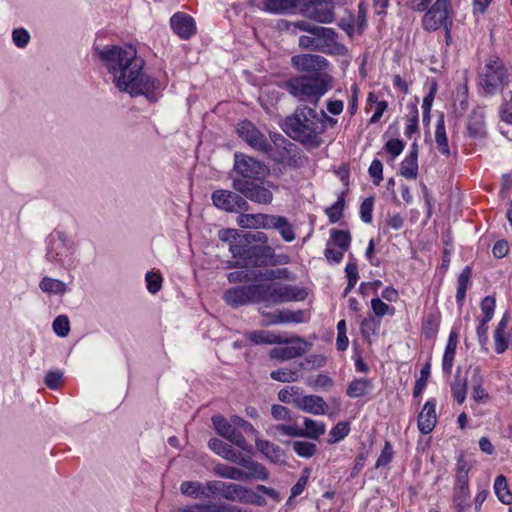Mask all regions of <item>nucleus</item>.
Segmentation results:
<instances>
[{
	"label": "nucleus",
	"instance_id": "nucleus-38",
	"mask_svg": "<svg viewBox=\"0 0 512 512\" xmlns=\"http://www.w3.org/2000/svg\"><path fill=\"white\" fill-rule=\"evenodd\" d=\"M275 282L269 284H256L257 303H265L266 306L275 305L274 298H276Z\"/></svg>",
	"mask_w": 512,
	"mask_h": 512
},
{
	"label": "nucleus",
	"instance_id": "nucleus-5",
	"mask_svg": "<svg viewBox=\"0 0 512 512\" xmlns=\"http://www.w3.org/2000/svg\"><path fill=\"white\" fill-rule=\"evenodd\" d=\"M206 490L210 495L221 496L229 501L242 503H256L259 496L251 489L235 483H227L220 480H212L206 483Z\"/></svg>",
	"mask_w": 512,
	"mask_h": 512
},
{
	"label": "nucleus",
	"instance_id": "nucleus-34",
	"mask_svg": "<svg viewBox=\"0 0 512 512\" xmlns=\"http://www.w3.org/2000/svg\"><path fill=\"white\" fill-rule=\"evenodd\" d=\"M256 448L272 462L278 463L283 459V450L272 442L256 439Z\"/></svg>",
	"mask_w": 512,
	"mask_h": 512
},
{
	"label": "nucleus",
	"instance_id": "nucleus-27",
	"mask_svg": "<svg viewBox=\"0 0 512 512\" xmlns=\"http://www.w3.org/2000/svg\"><path fill=\"white\" fill-rule=\"evenodd\" d=\"M268 229L277 230L286 242H292L296 238L294 226L284 216L270 215Z\"/></svg>",
	"mask_w": 512,
	"mask_h": 512
},
{
	"label": "nucleus",
	"instance_id": "nucleus-55",
	"mask_svg": "<svg viewBox=\"0 0 512 512\" xmlns=\"http://www.w3.org/2000/svg\"><path fill=\"white\" fill-rule=\"evenodd\" d=\"M345 206L344 198H339L337 202L331 207L326 209V215L331 223H336L342 217V211Z\"/></svg>",
	"mask_w": 512,
	"mask_h": 512
},
{
	"label": "nucleus",
	"instance_id": "nucleus-29",
	"mask_svg": "<svg viewBox=\"0 0 512 512\" xmlns=\"http://www.w3.org/2000/svg\"><path fill=\"white\" fill-rule=\"evenodd\" d=\"M271 214H240L237 218V224L242 228L248 229H268V222Z\"/></svg>",
	"mask_w": 512,
	"mask_h": 512
},
{
	"label": "nucleus",
	"instance_id": "nucleus-19",
	"mask_svg": "<svg viewBox=\"0 0 512 512\" xmlns=\"http://www.w3.org/2000/svg\"><path fill=\"white\" fill-rule=\"evenodd\" d=\"M223 299L234 308L249 303H257L256 284L230 288L224 293Z\"/></svg>",
	"mask_w": 512,
	"mask_h": 512
},
{
	"label": "nucleus",
	"instance_id": "nucleus-33",
	"mask_svg": "<svg viewBox=\"0 0 512 512\" xmlns=\"http://www.w3.org/2000/svg\"><path fill=\"white\" fill-rule=\"evenodd\" d=\"M373 389V383L367 378H357L351 381L346 394L350 398H360L368 395Z\"/></svg>",
	"mask_w": 512,
	"mask_h": 512
},
{
	"label": "nucleus",
	"instance_id": "nucleus-18",
	"mask_svg": "<svg viewBox=\"0 0 512 512\" xmlns=\"http://www.w3.org/2000/svg\"><path fill=\"white\" fill-rule=\"evenodd\" d=\"M213 470L216 476L235 481H245L248 479L267 480L269 476L266 468L263 465L262 472L259 474H255L253 470L243 471L239 468L225 464H217Z\"/></svg>",
	"mask_w": 512,
	"mask_h": 512
},
{
	"label": "nucleus",
	"instance_id": "nucleus-41",
	"mask_svg": "<svg viewBox=\"0 0 512 512\" xmlns=\"http://www.w3.org/2000/svg\"><path fill=\"white\" fill-rule=\"evenodd\" d=\"M494 489L498 499L503 504H510L512 502V494L508 489L507 480L503 475H499L495 479Z\"/></svg>",
	"mask_w": 512,
	"mask_h": 512
},
{
	"label": "nucleus",
	"instance_id": "nucleus-8",
	"mask_svg": "<svg viewBox=\"0 0 512 512\" xmlns=\"http://www.w3.org/2000/svg\"><path fill=\"white\" fill-rule=\"evenodd\" d=\"M208 447L224 459L244 467L246 470H253L256 473L262 472V464L254 461L249 456H244L240 451L233 449L229 444L218 438H212Z\"/></svg>",
	"mask_w": 512,
	"mask_h": 512
},
{
	"label": "nucleus",
	"instance_id": "nucleus-6",
	"mask_svg": "<svg viewBox=\"0 0 512 512\" xmlns=\"http://www.w3.org/2000/svg\"><path fill=\"white\" fill-rule=\"evenodd\" d=\"M232 188L242 194L246 200L261 205H270L274 199L270 188L277 189V186L270 182L265 186L263 183L235 178L232 181Z\"/></svg>",
	"mask_w": 512,
	"mask_h": 512
},
{
	"label": "nucleus",
	"instance_id": "nucleus-14",
	"mask_svg": "<svg viewBox=\"0 0 512 512\" xmlns=\"http://www.w3.org/2000/svg\"><path fill=\"white\" fill-rule=\"evenodd\" d=\"M239 136L253 149L265 154H270L273 147L269 140L250 121H242L238 124Z\"/></svg>",
	"mask_w": 512,
	"mask_h": 512
},
{
	"label": "nucleus",
	"instance_id": "nucleus-56",
	"mask_svg": "<svg viewBox=\"0 0 512 512\" xmlns=\"http://www.w3.org/2000/svg\"><path fill=\"white\" fill-rule=\"evenodd\" d=\"M171 512H216V509L213 504H194L173 508Z\"/></svg>",
	"mask_w": 512,
	"mask_h": 512
},
{
	"label": "nucleus",
	"instance_id": "nucleus-26",
	"mask_svg": "<svg viewBox=\"0 0 512 512\" xmlns=\"http://www.w3.org/2000/svg\"><path fill=\"white\" fill-rule=\"evenodd\" d=\"M436 403L433 400L427 401L418 415V429L422 434H429L433 431L436 423Z\"/></svg>",
	"mask_w": 512,
	"mask_h": 512
},
{
	"label": "nucleus",
	"instance_id": "nucleus-24",
	"mask_svg": "<svg viewBox=\"0 0 512 512\" xmlns=\"http://www.w3.org/2000/svg\"><path fill=\"white\" fill-rule=\"evenodd\" d=\"M170 25L174 33L183 40L191 38L196 33L194 19L184 12L175 13L170 19Z\"/></svg>",
	"mask_w": 512,
	"mask_h": 512
},
{
	"label": "nucleus",
	"instance_id": "nucleus-7",
	"mask_svg": "<svg viewBox=\"0 0 512 512\" xmlns=\"http://www.w3.org/2000/svg\"><path fill=\"white\" fill-rule=\"evenodd\" d=\"M508 84V74L503 62L490 58L480 75V85L487 94H494L497 89Z\"/></svg>",
	"mask_w": 512,
	"mask_h": 512
},
{
	"label": "nucleus",
	"instance_id": "nucleus-42",
	"mask_svg": "<svg viewBox=\"0 0 512 512\" xmlns=\"http://www.w3.org/2000/svg\"><path fill=\"white\" fill-rule=\"evenodd\" d=\"M40 288L43 292L49 294H64L66 292V285L58 279L44 277L40 282Z\"/></svg>",
	"mask_w": 512,
	"mask_h": 512
},
{
	"label": "nucleus",
	"instance_id": "nucleus-25",
	"mask_svg": "<svg viewBox=\"0 0 512 512\" xmlns=\"http://www.w3.org/2000/svg\"><path fill=\"white\" fill-rule=\"evenodd\" d=\"M274 292L276 294V298H274L275 305L291 301H303L307 297V292L304 289L277 282H275Z\"/></svg>",
	"mask_w": 512,
	"mask_h": 512
},
{
	"label": "nucleus",
	"instance_id": "nucleus-63",
	"mask_svg": "<svg viewBox=\"0 0 512 512\" xmlns=\"http://www.w3.org/2000/svg\"><path fill=\"white\" fill-rule=\"evenodd\" d=\"M147 289L150 293L155 294L161 289L162 278L160 274L148 272L146 274Z\"/></svg>",
	"mask_w": 512,
	"mask_h": 512
},
{
	"label": "nucleus",
	"instance_id": "nucleus-37",
	"mask_svg": "<svg viewBox=\"0 0 512 512\" xmlns=\"http://www.w3.org/2000/svg\"><path fill=\"white\" fill-rule=\"evenodd\" d=\"M457 338H458L457 333L452 331L449 335L448 343H447V346H446V349L444 352V356H443L442 366H443V370L446 373H450L452 366H453V361H454L456 347H457Z\"/></svg>",
	"mask_w": 512,
	"mask_h": 512
},
{
	"label": "nucleus",
	"instance_id": "nucleus-1",
	"mask_svg": "<svg viewBox=\"0 0 512 512\" xmlns=\"http://www.w3.org/2000/svg\"><path fill=\"white\" fill-rule=\"evenodd\" d=\"M95 51L119 91L136 96L147 95L158 88L156 81L143 73L144 61L132 46L106 45Z\"/></svg>",
	"mask_w": 512,
	"mask_h": 512
},
{
	"label": "nucleus",
	"instance_id": "nucleus-12",
	"mask_svg": "<svg viewBox=\"0 0 512 512\" xmlns=\"http://www.w3.org/2000/svg\"><path fill=\"white\" fill-rule=\"evenodd\" d=\"M211 199L217 208L230 213L248 211L250 208L243 195L236 191L219 189L212 193Z\"/></svg>",
	"mask_w": 512,
	"mask_h": 512
},
{
	"label": "nucleus",
	"instance_id": "nucleus-23",
	"mask_svg": "<svg viewBox=\"0 0 512 512\" xmlns=\"http://www.w3.org/2000/svg\"><path fill=\"white\" fill-rule=\"evenodd\" d=\"M294 407L313 415H325L328 413V404L323 397L318 395H296Z\"/></svg>",
	"mask_w": 512,
	"mask_h": 512
},
{
	"label": "nucleus",
	"instance_id": "nucleus-16",
	"mask_svg": "<svg viewBox=\"0 0 512 512\" xmlns=\"http://www.w3.org/2000/svg\"><path fill=\"white\" fill-rule=\"evenodd\" d=\"M212 423L216 432L242 450L249 451V445L242 433L231 422L221 415L212 417Z\"/></svg>",
	"mask_w": 512,
	"mask_h": 512
},
{
	"label": "nucleus",
	"instance_id": "nucleus-48",
	"mask_svg": "<svg viewBox=\"0 0 512 512\" xmlns=\"http://www.w3.org/2000/svg\"><path fill=\"white\" fill-rule=\"evenodd\" d=\"M293 450L295 453L303 458H310L316 453V445L308 441H294Z\"/></svg>",
	"mask_w": 512,
	"mask_h": 512
},
{
	"label": "nucleus",
	"instance_id": "nucleus-13",
	"mask_svg": "<svg viewBox=\"0 0 512 512\" xmlns=\"http://www.w3.org/2000/svg\"><path fill=\"white\" fill-rule=\"evenodd\" d=\"M284 340H286V342H282L281 344H286V346L274 347L270 350L269 356L271 359L279 361L291 360L304 355L311 348V344L299 336L292 338L284 337Z\"/></svg>",
	"mask_w": 512,
	"mask_h": 512
},
{
	"label": "nucleus",
	"instance_id": "nucleus-60",
	"mask_svg": "<svg viewBox=\"0 0 512 512\" xmlns=\"http://www.w3.org/2000/svg\"><path fill=\"white\" fill-rule=\"evenodd\" d=\"M271 415L275 420L278 421H291L292 413L290 409L285 406L274 404L271 407Z\"/></svg>",
	"mask_w": 512,
	"mask_h": 512
},
{
	"label": "nucleus",
	"instance_id": "nucleus-46",
	"mask_svg": "<svg viewBox=\"0 0 512 512\" xmlns=\"http://www.w3.org/2000/svg\"><path fill=\"white\" fill-rule=\"evenodd\" d=\"M306 384L313 389L328 390L334 385V380L326 374H318L316 376L309 377L306 380Z\"/></svg>",
	"mask_w": 512,
	"mask_h": 512
},
{
	"label": "nucleus",
	"instance_id": "nucleus-4",
	"mask_svg": "<svg viewBox=\"0 0 512 512\" xmlns=\"http://www.w3.org/2000/svg\"><path fill=\"white\" fill-rule=\"evenodd\" d=\"M472 464L469 463L465 455L461 453L456 463L455 486L453 490V506L457 510H466L470 507L469 491V471Z\"/></svg>",
	"mask_w": 512,
	"mask_h": 512
},
{
	"label": "nucleus",
	"instance_id": "nucleus-43",
	"mask_svg": "<svg viewBox=\"0 0 512 512\" xmlns=\"http://www.w3.org/2000/svg\"><path fill=\"white\" fill-rule=\"evenodd\" d=\"M400 174L406 179H416L418 176V159L406 156L401 163Z\"/></svg>",
	"mask_w": 512,
	"mask_h": 512
},
{
	"label": "nucleus",
	"instance_id": "nucleus-15",
	"mask_svg": "<svg viewBox=\"0 0 512 512\" xmlns=\"http://www.w3.org/2000/svg\"><path fill=\"white\" fill-rule=\"evenodd\" d=\"M299 11L310 20L319 23H332L335 19L334 7L323 4L320 0L305 1L300 5Z\"/></svg>",
	"mask_w": 512,
	"mask_h": 512
},
{
	"label": "nucleus",
	"instance_id": "nucleus-53",
	"mask_svg": "<svg viewBox=\"0 0 512 512\" xmlns=\"http://www.w3.org/2000/svg\"><path fill=\"white\" fill-rule=\"evenodd\" d=\"M228 281L230 283H237V282H249V281H257L258 276L255 271L248 272V271H234L230 272L227 276Z\"/></svg>",
	"mask_w": 512,
	"mask_h": 512
},
{
	"label": "nucleus",
	"instance_id": "nucleus-39",
	"mask_svg": "<svg viewBox=\"0 0 512 512\" xmlns=\"http://www.w3.org/2000/svg\"><path fill=\"white\" fill-rule=\"evenodd\" d=\"M435 141L437 144V148L441 154H443L446 157L450 156V149L448 145V139L446 135L445 130V124L444 119L441 117L436 125V131H435Z\"/></svg>",
	"mask_w": 512,
	"mask_h": 512
},
{
	"label": "nucleus",
	"instance_id": "nucleus-36",
	"mask_svg": "<svg viewBox=\"0 0 512 512\" xmlns=\"http://www.w3.org/2000/svg\"><path fill=\"white\" fill-rule=\"evenodd\" d=\"M180 491L183 495L192 498L209 497V494L206 490V484L203 485L198 481L182 482L180 485Z\"/></svg>",
	"mask_w": 512,
	"mask_h": 512
},
{
	"label": "nucleus",
	"instance_id": "nucleus-40",
	"mask_svg": "<svg viewBox=\"0 0 512 512\" xmlns=\"http://www.w3.org/2000/svg\"><path fill=\"white\" fill-rule=\"evenodd\" d=\"M440 324V315L438 313L428 314L422 323V331L426 338H434L437 334Z\"/></svg>",
	"mask_w": 512,
	"mask_h": 512
},
{
	"label": "nucleus",
	"instance_id": "nucleus-35",
	"mask_svg": "<svg viewBox=\"0 0 512 512\" xmlns=\"http://www.w3.org/2000/svg\"><path fill=\"white\" fill-rule=\"evenodd\" d=\"M303 426V428H300L301 437L317 440L326 432V425L323 422L308 417L304 418Z\"/></svg>",
	"mask_w": 512,
	"mask_h": 512
},
{
	"label": "nucleus",
	"instance_id": "nucleus-21",
	"mask_svg": "<svg viewBox=\"0 0 512 512\" xmlns=\"http://www.w3.org/2000/svg\"><path fill=\"white\" fill-rule=\"evenodd\" d=\"M336 39L337 37H333L331 42H326L318 36L302 35L299 37V46L302 49H310L324 53L343 54L345 47L337 43Z\"/></svg>",
	"mask_w": 512,
	"mask_h": 512
},
{
	"label": "nucleus",
	"instance_id": "nucleus-30",
	"mask_svg": "<svg viewBox=\"0 0 512 512\" xmlns=\"http://www.w3.org/2000/svg\"><path fill=\"white\" fill-rule=\"evenodd\" d=\"M293 26L301 31L308 32L313 36H318L326 42H331L333 37H337V33L334 31V29L316 26L308 21H297L293 23Z\"/></svg>",
	"mask_w": 512,
	"mask_h": 512
},
{
	"label": "nucleus",
	"instance_id": "nucleus-64",
	"mask_svg": "<svg viewBox=\"0 0 512 512\" xmlns=\"http://www.w3.org/2000/svg\"><path fill=\"white\" fill-rule=\"evenodd\" d=\"M495 309V299L491 296H486L481 302V311L485 321H490L493 317Z\"/></svg>",
	"mask_w": 512,
	"mask_h": 512
},
{
	"label": "nucleus",
	"instance_id": "nucleus-31",
	"mask_svg": "<svg viewBox=\"0 0 512 512\" xmlns=\"http://www.w3.org/2000/svg\"><path fill=\"white\" fill-rule=\"evenodd\" d=\"M485 116L482 109L473 110L468 118L467 129L474 138H482L486 134Z\"/></svg>",
	"mask_w": 512,
	"mask_h": 512
},
{
	"label": "nucleus",
	"instance_id": "nucleus-47",
	"mask_svg": "<svg viewBox=\"0 0 512 512\" xmlns=\"http://www.w3.org/2000/svg\"><path fill=\"white\" fill-rule=\"evenodd\" d=\"M270 376L273 380L283 383L296 382L299 378L297 370L288 368L274 370L271 372Z\"/></svg>",
	"mask_w": 512,
	"mask_h": 512
},
{
	"label": "nucleus",
	"instance_id": "nucleus-50",
	"mask_svg": "<svg viewBox=\"0 0 512 512\" xmlns=\"http://www.w3.org/2000/svg\"><path fill=\"white\" fill-rule=\"evenodd\" d=\"M258 280L271 281L275 279H288L289 271L286 268L265 269L257 273Z\"/></svg>",
	"mask_w": 512,
	"mask_h": 512
},
{
	"label": "nucleus",
	"instance_id": "nucleus-3",
	"mask_svg": "<svg viewBox=\"0 0 512 512\" xmlns=\"http://www.w3.org/2000/svg\"><path fill=\"white\" fill-rule=\"evenodd\" d=\"M329 74L318 76H297L284 82L283 87L301 102L317 105L321 97L332 87Z\"/></svg>",
	"mask_w": 512,
	"mask_h": 512
},
{
	"label": "nucleus",
	"instance_id": "nucleus-59",
	"mask_svg": "<svg viewBox=\"0 0 512 512\" xmlns=\"http://www.w3.org/2000/svg\"><path fill=\"white\" fill-rule=\"evenodd\" d=\"M370 177L375 185H379L383 180V164L380 160L374 159L368 169Z\"/></svg>",
	"mask_w": 512,
	"mask_h": 512
},
{
	"label": "nucleus",
	"instance_id": "nucleus-57",
	"mask_svg": "<svg viewBox=\"0 0 512 512\" xmlns=\"http://www.w3.org/2000/svg\"><path fill=\"white\" fill-rule=\"evenodd\" d=\"M296 395H300L298 388L295 386H287L279 391L278 399L283 403L292 404L294 406Z\"/></svg>",
	"mask_w": 512,
	"mask_h": 512
},
{
	"label": "nucleus",
	"instance_id": "nucleus-62",
	"mask_svg": "<svg viewBox=\"0 0 512 512\" xmlns=\"http://www.w3.org/2000/svg\"><path fill=\"white\" fill-rule=\"evenodd\" d=\"M393 458V448L390 442L386 441L380 456L376 461V468L386 466Z\"/></svg>",
	"mask_w": 512,
	"mask_h": 512
},
{
	"label": "nucleus",
	"instance_id": "nucleus-54",
	"mask_svg": "<svg viewBox=\"0 0 512 512\" xmlns=\"http://www.w3.org/2000/svg\"><path fill=\"white\" fill-rule=\"evenodd\" d=\"M53 330L60 337L67 336L70 331V323L68 317L65 315H59L56 317L53 322Z\"/></svg>",
	"mask_w": 512,
	"mask_h": 512
},
{
	"label": "nucleus",
	"instance_id": "nucleus-9",
	"mask_svg": "<svg viewBox=\"0 0 512 512\" xmlns=\"http://www.w3.org/2000/svg\"><path fill=\"white\" fill-rule=\"evenodd\" d=\"M450 9V0H436L422 19L423 28L427 31H436L440 27H445L449 36L448 25H451L449 21Z\"/></svg>",
	"mask_w": 512,
	"mask_h": 512
},
{
	"label": "nucleus",
	"instance_id": "nucleus-58",
	"mask_svg": "<svg viewBox=\"0 0 512 512\" xmlns=\"http://www.w3.org/2000/svg\"><path fill=\"white\" fill-rule=\"evenodd\" d=\"M418 131V110L416 107H412L410 114L407 115V125L405 128V135L411 137Z\"/></svg>",
	"mask_w": 512,
	"mask_h": 512
},
{
	"label": "nucleus",
	"instance_id": "nucleus-52",
	"mask_svg": "<svg viewBox=\"0 0 512 512\" xmlns=\"http://www.w3.org/2000/svg\"><path fill=\"white\" fill-rule=\"evenodd\" d=\"M499 114L502 121L512 125V91L504 98Z\"/></svg>",
	"mask_w": 512,
	"mask_h": 512
},
{
	"label": "nucleus",
	"instance_id": "nucleus-51",
	"mask_svg": "<svg viewBox=\"0 0 512 512\" xmlns=\"http://www.w3.org/2000/svg\"><path fill=\"white\" fill-rule=\"evenodd\" d=\"M326 364V358L323 355L312 354L307 356L299 367L304 370H313L323 367Z\"/></svg>",
	"mask_w": 512,
	"mask_h": 512
},
{
	"label": "nucleus",
	"instance_id": "nucleus-10",
	"mask_svg": "<svg viewBox=\"0 0 512 512\" xmlns=\"http://www.w3.org/2000/svg\"><path fill=\"white\" fill-rule=\"evenodd\" d=\"M234 170L244 180H262L269 174L268 167L247 155L235 154Z\"/></svg>",
	"mask_w": 512,
	"mask_h": 512
},
{
	"label": "nucleus",
	"instance_id": "nucleus-49",
	"mask_svg": "<svg viewBox=\"0 0 512 512\" xmlns=\"http://www.w3.org/2000/svg\"><path fill=\"white\" fill-rule=\"evenodd\" d=\"M350 432V426L348 422H338L329 433V443H336L344 439Z\"/></svg>",
	"mask_w": 512,
	"mask_h": 512
},
{
	"label": "nucleus",
	"instance_id": "nucleus-22",
	"mask_svg": "<svg viewBox=\"0 0 512 512\" xmlns=\"http://www.w3.org/2000/svg\"><path fill=\"white\" fill-rule=\"evenodd\" d=\"M263 320L261 326H272L280 323H301L304 321L305 313L301 310L293 312L290 310H278L274 313L268 312L263 308L259 309Z\"/></svg>",
	"mask_w": 512,
	"mask_h": 512
},
{
	"label": "nucleus",
	"instance_id": "nucleus-28",
	"mask_svg": "<svg viewBox=\"0 0 512 512\" xmlns=\"http://www.w3.org/2000/svg\"><path fill=\"white\" fill-rule=\"evenodd\" d=\"M467 374L470 375V380L472 383V397L478 403H485L489 395L485 388L483 387V376L481 375V371L479 367L470 366L467 370Z\"/></svg>",
	"mask_w": 512,
	"mask_h": 512
},
{
	"label": "nucleus",
	"instance_id": "nucleus-44",
	"mask_svg": "<svg viewBox=\"0 0 512 512\" xmlns=\"http://www.w3.org/2000/svg\"><path fill=\"white\" fill-rule=\"evenodd\" d=\"M451 391L454 399L459 404H462L466 399L467 379H461L459 375H456L454 381L451 383Z\"/></svg>",
	"mask_w": 512,
	"mask_h": 512
},
{
	"label": "nucleus",
	"instance_id": "nucleus-32",
	"mask_svg": "<svg viewBox=\"0 0 512 512\" xmlns=\"http://www.w3.org/2000/svg\"><path fill=\"white\" fill-rule=\"evenodd\" d=\"M245 338L251 341L252 343L259 344H281L282 342H286L284 337L279 334L272 333L270 331H251L245 334Z\"/></svg>",
	"mask_w": 512,
	"mask_h": 512
},
{
	"label": "nucleus",
	"instance_id": "nucleus-20",
	"mask_svg": "<svg viewBox=\"0 0 512 512\" xmlns=\"http://www.w3.org/2000/svg\"><path fill=\"white\" fill-rule=\"evenodd\" d=\"M251 245L252 243L248 236L236 237L234 241H231L229 245V251L231 252L235 261H229L228 268L248 267Z\"/></svg>",
	"mask_w": 512,
	"mask_h": 512
},
{
	"label": "nucleus",
	"instance_id": "nucleus-11",
	"mask_svg": "<svg viewBox=\"0 0 512 512\" xmlns=\"http://www.w3.org/2000/svg\"><path fill=\"white\" fill-rule=\"evenodd\" d=\"M257 240L261 241L263 244L251 245L249 266H262L269 262L273 264H286L289 262V257L286 255H280L278 256V260H273L275 258L274 249L266 245L268 241L267 235L264 233H258Z\"/></svg>",
	"mask_w": 512,
	"mask_h": 512
},
{
	"label": "nucleus",
	"instance_id": "nucleus-61",
	"mask_svg": "<svg viewBox=\"0 0 512 512\" xmlns=\"http://www.w3.org/2000/svg\"><path fill=\"white\" fill-rule=\"evenodd\" d=\"M374 199L372 197L364 199L360 206V216L363 222H372V211H373Z\"/></svg>",
	"mask_w": 512,
	"mask_h": 512
},
{
	"label": "nucleus",
	"instance_id": "nucleus-2",
	"mask_svg": "<svg viewBox=\"0 0 512 512\" xmlns=\"http://www.w3.org/2000/svg\"><path fill=\"white\" fill-rule=\"evenodd\" d=\"M282 129L290 138L309 148H317L323 142L324 126L317 111L308 106H298L292 115L285 118Z\"/></svg>",
	"mask_w": 512,
	"mask_h": 512
},
{
	"label": "nucleus",
	"instance_id": "nucleus-45",
	"mask_svg": "<svg viewBox=\"0 0 512 512\" xmlns=\"http://www.w3.org/2000/svg\"><path fill=\"white\" fill-rule=\"evenodd\" d=\"M331 242L334 247L347 251L351 243L350 233L343 230H332Z\"/></svg>",
	"mask_w": 512,
	"mask_h": 512
},
{
	"label": "nucleus",
	"instance_id": "nucleus-17",
	"mask_svg": "<svg viewBox=\"0 0 512 512\" xmlns=\"http://www.w3.org/2000/svg\"><path fill=\"white\" fill-rule=\"evenodd\" d=\"M292 66L300 72L312 74L311 76L322 75L321 71L325 70L328 61L320 55L300 54L291 58Z\"/></svg>",
	"mask_w": 512,
	"mask_h": 512
}]
</instances>
